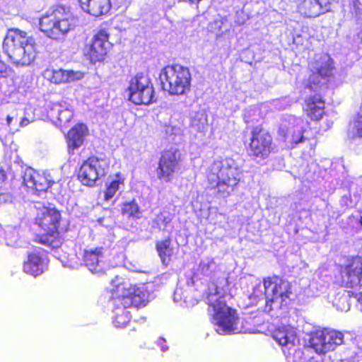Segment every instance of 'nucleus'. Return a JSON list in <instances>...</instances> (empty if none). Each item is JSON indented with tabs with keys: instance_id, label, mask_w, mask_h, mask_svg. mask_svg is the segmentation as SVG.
<instances>
[{
	"instance_id": "obj_1",
	"label": "nucleus",
	"mask_w": 362,
	"mask_h": 362,
	"mask_svg": "<svg viewBox=\"0 0 362 362\" xmlns=\"http://www.w3.org/2000/svg\"><path fill=\"white\" fill-rule=\"evenodd\" d=\"M149 300L150 293L146 284L133 286L127 281L117 284L112 292L115 326L118 328L126 327L131 320L127 308L132 305L145 306Z\"/></svg>"
},
{
	"instance_id": "obj_2",
	"label": "nucleus",
	"mask_w": 362,
	"mask_h": 362,
	"mask_svg": "<svg viewBox=\"0 0 362 362\" xmlns=\"http://www.w3.org/2000/svg\"><path fill=\"white\" fill-rule=\"evenodd\" d=\"M3 50L16 66L30 65L37 55L35 38L18 28L7 31L3 42Z\"/></svg>"
},
{
	"instance_id": "obj_3",
	"label": "nucleus",
	"mask_w": 362,
	"mask_h": 362,
	"mask_svg": "<svg viewBox=\"0 0 362 362\" xmlns=\"http://www.w3.org/2000/svg\"><path fill=\"white\" fill-rule=\"evenodd\" d=\"M223 292L216 290V293H210L206 296L209 311L213 313L211 322L219 334H230L243 331L239 326V317L236 311L226 305Z\"/></svg>"
},
{
	"instance_id": "obj_4",
	"label": "nucleus",
	"mask_w": 362,
	"mask_h": 362,
	"mask_svg": "<svg viewBox=\"0 0 362 362\" xmlns=\"http://www.w3.org/2000/svg\"><path fill=\"white\" fill-rule=\"evenodd\" d=\"M241 170L230 158H218L209 166L207 178L211 187H218L223 197L230 194L240 180Z\"/></svg>"
},
{
	"instance_id": "obj_5",
	"label": "nucleus",
	"mask_w": 362,
	"mask_h": 362,
	"mask_svg": "<svg viewBox=\"0 0 362 362\" xmlns=\"http://www.w3.org/2000/svg\"><path fill=\"white\" fill-rule=\"evenodd\" d=\"M78 23L77 18L69 8L57 6L43 15L39 21L40 30L47 37L63 38Z\"/></svg>"
},
{
	"instance_id": "obj_6",
	"label": "nucleus",
	"mask_w": 362,
	"mask_h": 362,
	"mask_svg": "<svg viewBox=\"0 0 362 362\" xmlns=\"http://www.w3.org/2000/svg\"><path fill=\"white\" fill-rule=\"evenodd\" d=\"M163 90L170 95L187 94L191 88L192 76L187 67L180 64L167 66L160 74Z\"/></svg>"
},
{
	"instance_id": "obj_7",
	"label": "nucleus",
	"mask_w": 362,
	"mask_h": 362,
	"mask_svg": "<svg viewBox=\"0 0 362 362\" xmlns=\"http://www.w3.org/2000/svg\"><path fill=\"white\" fill-rule=\"evenodd\" d=\"M127 92L129 100L136 105H148L155 101L153 83L147 74L141 73L132 77Z\"/></svg>"
},
{
	"instance_id": "obj_8",
	"label": "nucleus",
	"mask_w": 362,
	"mask_h": 362,
	"mask_svg": "<svg viewBox=\"0 0 362 362\" xmlns=\"http://www.w3.org/2000/svg\"><path fill=\"white\" fill-rule=\"evenodd\" d=\"M267 285V301L265 310L270 312L281 309L290 302L291 286L284 280L274 277L270 279Z\"/></svg>"
},
{
	"instance_id": "obj_9",
	"label": "nucleus",
	"mask_w": 362,
	"mask_h": 362,
	"mask_svg": "<svg viewBox=\"0 0 362 362\" xmlns=\"http://www.w3.org/2000/svg\"><path fill=\"white\" fill-rule=\"evenodd\" d=\"M199 271L204 276L209 277L212 283L208 288L207 296L210 293H216V290L227 293L228 274L225 265L217 264L214 259L208 257L201 262Z\"/></svg>"
},
{
	"instance_id": "obj_10",
	"label": "nucleus",
	"mask_w": 362,
	"mask_h": 362,
	"mask_svg": "<svg viewBox=\"0 0 362 362\" xmlns=\"http://www.w3.org/2000/svg\"><path fill=\"white\" fill-rule=\"evenodd\" d=\"M309 130V123L307 121L290 116L281 124L279 134L284 137L285 142L294 147L308 138Z\"/></svg>"
},
{
	"instance_id": "obj_11",
	"label": "nucleus",
	"mask_w": 362,
	"mask_h": 362,
	"mask_svg": "<svg viewBox=\"0 0 362 362\" xmlns=\"http://www.w3.org/2000/svg\"><path fill=\"white\" fill-rule=\"evenodd\" d=\"M109 166L107 158L90 157L81 165L78 178L83 185L93 186L97 180L107 174Z\"/></svg>"
},
{
	"instance_id": "obj_12",
	"label": "nucleus",
	"mask_w": 362,
	"mask_h": 362,
	"mask_svg": "<svg viewBox=\"0 0 362 362\" xmlns=\"http://www.w3.org/2000/svg\"><path fill=\"white\" fill-rule=\"evenodd\" d=\"M344 334L341 332L324 329L316 333L312 339L313 349L317 354H324L334 351L338 346L344 343Z\"/></svg>"
},
{
	"instance_id": "obj_13",
	"label": "nucleus",
	"mask_w": 362,
	"mask_h": 362,
	"mask_svg": "<svg viewBox=\"0 0 362 362\" xmlns=\"http://www.w3.org/2000/svg\"><path fill=\"white\" fill-rule=\"evenodd\" d=\"M111 47L109 34L106 30H100L93 36L92 42L84 48V55L92 63L100 62L105 59Z\"/></svg>"
},
{
	"instance_id": "obj_14",
	"label": "nucleus",
	"mask_w": 362,
	"mask_h": 362,
	"mask_svg": "<svg viewBox=\"0 0 362 362\" xmlns=\"http://www.w3.org/2000/svg\"><path fill=\"white\" fill-rule=\"evenodd\" d=\"M180 160V153L177 148H171L165 151L159 161L157 176L160 180L169 182L177 168Z\"/></svg>"
},
{
	"instance_id": "obj_15",
	"label": "nucleus",
	"mask_w": 362,
	"mask_h": 362,
	"mask_svg": "<svg viewBox=\"0 0 362 362\" xmlns=\"http://www.w3.org/2000/svg\"><path fill=\"white\" fill-rule=\"evenodd\" d=\"M271 135L262 130L255 129L252 132L250 144V154L260 158H267L272 150Z\"/></svg>"
},
{
	"instance_id": "obj_16",
	"label": "nucleus",
	"mask_w": 362,
	"mask_h": 362,
	"mask_svg": "<svg viewBox=\"0 0 362 362\" xmlns=\"http://www.w3.org/2000/svg\"><path fill=\"white\" fill-rule=\"evenodd\" d=\"M333 62L328 56L321 58L320 62L315 63L311 70L308 81L305 83V87L316 90L320 84L323 83V80L332 74Z\"/></svg>"
},
{
	"instance_id": "obj_17",
	"label": "nucleus",
	"mask_w": 362,
	"mask_h": 362,
	"mask_svg": "<svg viewBox=\"0 0 362 362\" xmlns=\"http://www.w3.org/2000/svg\"><path fill=\"white\" fill-rule=\"evenodd\" d=\"M342 282L347 288H359L362 286V257H353L341 271Z\"/></svg>"
},
{
	"instance_id": "obj_18",
	"label": "nucleus",
	"mask_w": 362,
	"mask_h": 362,
	"mask_svg": "<svg viewBox=\"0 0 362 362\" xmlns=\"http://www.w3.org/2000/svg\"><path fill=\"white\" fill-rule=\"evenodd\" d=\"M49 177V174H40L32 168H27L23 177V183L33 193L40 195V193L45 192L54 182Z\"/></svg>"
},
{
	"instance_id": "obj_19",
	"label": "nucleus",
	"mask_w": 362,
	"mask_h": 362,
	"mask_svg": "<svg viewBox=\"0 0 362 362\" xmlns=\"http://www.w3.org/2000/svg\"><path fill=\"white\" fill-rule=\"evenodd\" d=\"M61 216L55 209L43 207L37 214L35 223L45 231L46 235L54 237Z\"/></svg>"
},
{
	"instance_id": "obj_20",
	"label": "nucleus",
	"mask_w": 362,
	"mask_h": 362,
	"mask_svg": "<svg viewBox=\"0 0 362 362\" xmlns=\"http://www.w3.org/2000/svg\"><path fill=\"white\" fill-rule=\"evenodd\" d=\"M272 336L274 339L282 347L283 351L284 349L291 350L299 344L296 329L291 325L279 326L273 332Z\"/></svg>"
},
{
	"instance_id": "obj_21",
	"label": "nucleus",
	"mask_w": 362,
	"mask_h": 362,
	"mask_svg": "<svg viewBox=\"0 0 362 362\" xmlns=\"http://www.w3.org/2000/svg\"><path fill=\"white\" fill-rule=\"evenodd\" d=\"M83 260L85 266L93 274H103L105 270L104 249L89 248L84 251Z\"/></svg>"
},
{
	"instance_id": "obj_22",
	"label": "nucleus",
	"mask_w": 362,
	"mask_h": 362,
	"mask_svg": "<svg viewBox=\"0 0 362 362\" xmlns=\"http://www.w3.org/2000/svg\"><path fill=\"white\" fill-rule=\"evenodd\" d=\"M44 77L52 83L60 84L80 80L83 77V74L72 70L47 69L44 71Z\"/></svg>"
},
{
	"instance_id": "obj_23",
	"label": "nucleus",
	"mask_w": 362,
	"mask_h": 362,
	"mask_svg": "<svg viewBox=\"0 0 362 362\" xmlns=\"http://www.w3.org/2000/svg\"><path fill=\"white\" fill-rule=\"evenodd\" d=\"M48 117L54 122H59L60 124H66L73 117V108L66 100L53 103L49 106Z\"/></svg>"
},
{
	"instance_id": "obj_24",
	"label": "nucleus",
	"mask_w": 362,
	"mask_h": 362,
	"mask_svg": "<svg viewBox=\"0 0 362 362\" xmlns=\"http://www.w3.org/2000/svg\"><path fill=\"white\" fill-rule=\"evenodd\" d=\"M81 9L95 17L107 14L111 8L110 0H78Z\"/></svg>"
},
{
	"instance_id": "obj_25",
	"label": "nucleus",
	"mask_w": 362,
	"mask_h": 362,
	"mask_svg": "<svg viewBox=\"0 0 362 362\" xmlns=\"http://www.w3.org/2000/svg\"><path fill=\"white\" fill-rule=\"evenodd\" d=\"M88 134V128L83 124H78L68 132L67 142L69 153H74L83 144L84 137Z\"/></svg>"
},
{
	"instance_id": "obj_26",
	"label": "nucleus",
	"mask_w": 362,
	"mask_h": 362,
	"mask_svg": "<svg viewBox=\"0 0 362 362\" xmlns=\"http://www.w3.org/2000/svg\"><path fill=\"white\" fill-rule=\"evenodd\" d=\"M23 269L26 274L37 276L44 272L46 264L40 254L34 252L28 255V259L24 262Z\"/></svg>"
},
{
	"instance_id": "obj_27",
	"label": "nucleus",
	"mask_w": 362,
	"mask_h": 362,
	"mask_svg": "<svg viewBox=\"0 0 362 362\" xmlns=\"http://www.w3.org/2000/svg\"><path fill=\"white\" fill-rule=\"evenodd\" d=\"M304 109L311 119H320L325 113V102L320 95L316 94L307 99Z\"/></svg>"
},
{
	"instance_id": "obj_28",
	"label": "nucleus",
	"mask_w": 362,
	"mask_h": 362,
	"mask_svg": "<svg viewBox=\"0 0 362 362\" xmlns=\"http://www.w3.org/2000/svg\"><path fill=\"white\" fill-rule=\"evenodd\" d=\"M106 189L104 192L105 201L111 200L118 192L123 189L124 187V177L121 173H117L108 178L106 184Z\"/></svg>"
},
{
	"instance_id": "obj_29",
	"label": "nucleus",
	"mask_w": 362,
	"mask_h": 362,
	"mask_svg": "<svg viewBox=\"0 0 362 362\" xmlns=\"http://www.w3.org/2000/svg\"><path fill=\"white\" fill-rule=\"evenodd\" d=\"M190 127L197 133H205L208 127V119L204 110H200L191 115Z\"/></svg>"
},
{
	"instance_id": "obj_30",
	"label": "nucleus",
	"mask_w": 362,
	"mask_h": 362,
	"mask_svg": "<svg viewBox=\"0 0 362 362\" xmlns=\"http://www.w3.org/2000/svg\"><path fill=\"white\" fill-rule=\"evenodd\" d=\"M283 352L286 356V362H315L313 356L310 355V350L304 352L294 347L291 350L284 349Z\"/></svg>"
},
{
	"instance_id": "obj_31",
	"label": "nucleus",
	"mask_w": 362,
	"mask_h": 362,
	"mask_svg": "<svg viewBox=\"0 0 362 362\" xmlns=\"http://www.w3.org/2000/svg\"><path fill=\"white\" fill-rule=\"evenodd\" d=\"M270 278L264 279L263 282L257 281L253 286L252 293L249 296L251 304H256L259 300L265 299L267 301V285Z\"/></svg>"
},
{
	"instance_id": "obj_32",
	"label": "nucleus",
	"mask_w": 362,
	"mask_h": 362,
	"mask_svg": "<svg viewBox=\"0 0 362 362\" xmlns=\"http://www.w3.org/2000/svg\"><path fill=\"white\" fill-rule=\"evenodd\" d=\"M298 11L305 16L313 18L320 15V6L316 0H303L298 6Z\"/></svg>"
},
{
	"instance_id": "obj_33",
	"label": "nucleus",
	"mask_w": 362,
	"mask_h": 362,
	"mask_svg": "<svg viewBox=\"0 0 362 362\" xmlns=\"http://www.w3.org/2000/svg\"><path fill=\"white\" fill-rule=\"evenodd\" d=\"M156 249L162 262L165 264H168L171 257L174 254V250L171 245V241L170 240H165L158 242L156 244Z\"/></svg>"
},
{
	"instance_id": "obj_34",
	"label": "nucleus",
	"mask_w": 362,
	"mask_h": 362,
	"mask_svg": "<svg viewBox=\"0 0 362 362\" xmlns=\"http://www.w3.org/2000/svg\"><path fill=\"white\" fill-rule=\"evenodd\" d=\"M173 218V214L164 209L153 219L152 227L158 230H164L171 222Z\"/></svg>"
},
{
	"instance_id": "obj_35",
	"label": "nucleus",
	"mask_w": 362,
	"mask_h": 362,
	"mask_svg": "<svg viewBox=\"0 0 362 362\" xmlns=\"http://www.w3.org/2000/svg\"><path fill=\"white\" fill-rule=\"evenodd\" d=\"M348 136L352 139L362 137V107L356 119L350 124Z\"/></svg>"
},
{
	"instance_id": "obj_36",
	"label": "nucleus",
	"mask_w": 362,
	"mask_h": 362,
	"mask_svg": "<svg viewBox=\"0 0 362 362\" xmlns=\"http://www.w3.org/2000/svg\"><path fill=\"white\" fill-rule=\"evenodd\" d=\"M35 119L36 116L34 108L31 106H27L23 112V115L19 119V127H25Z\"/></svg>"
},
{
	"instance_id": "obj_37",
	"label": "nucleus",
	"mask_w": 362,
	"mask_h": 362,
	"mask_svg": "<svg viewBox=\"0 0 362 362\" xmlns=\"http://www.w3.org/2000/svg\"><path fill=\"white\" fill-rule=\"evenodd\" d=\"M5 239L6 244L11 247L19 246V233L18 230L15 228L8 227L6 230Z\"/></svg>"
},
{
	"instance_id": "obj_38",
	"label": "nucleus",
	"mask_w": 362,
	"mask_h": 362,
	"mask_svg": "<svg viewBox=\"0 0 362 362\" xmlns=\"http://www.w3.org/2000/svg\"><path fill=\"white\" fill-rule=\"evenodd\" d=\"M122 213L136 218H139L141 214L139 207L134 201L125 203L122 208Z\"/></svg>"
},
{
	"instance_id": "obj_39",
	"label": "nucleus",
	"mask_w": 362,
	"mask_h": 362,
	"mask_svg": "<svg viewBox=\"0 0 362 362\" xmlns=\"http://www.w3.org/2000/svg\"><path fill=\"white\" fill-rule=\"evenodd\" d=\"M333 305L341 312H347L350 310V303L348 296L346 295H341L338 298H336Z\"/></svg>"
},
{
	"instance_id": "obj_40",
	"label": "nucleus",
	"mask_w": 362,
	"mask_h": 362,
	"mask_svg": "<svg viewBox=\"0 0 362 362\" xmlns=\"http://www.w3.org/2000/svg\"><path fill=\"white\" fill-rule=\"evenodd\" d=\"M349 223L355 230H359L362 228V216L356 212L349 218Z\"/></svg>"
},
{
	"instance_id": "obj_41",
	"label": "nucleus",
	"mask_w": 362,
	"mask_h": 362,
	"mask_svg": "<svg viewBox=\"0 0 362 362\" xmlns=\"http://www.w3.org/2000/svg\"><path fill=\"white\" fill-rule=\"evenodd\" d=\"M351 11L357 18V21L362 20V5L359 0H353L351 1Z\"/></svg>"
},
{
	"instance_id": "obj_42",
	"label": "nucleus",
	"mask_w": 362,
	"mask_h": 362,
	"mask_svg": "<svg viewBox=\"0 0 362 362\" xmlns=\"http://www.w3.org/2000/svg\"><path fill=\"white\" fill-rule=\"evenodd\" d=\"M18 112L16 113H11V115H8L6 117V124L10 127L11 129L13 130H18L19 124H18L17 122L18 121Z\"/></svg>"
},
{
	"instance_id": "obj_43",
	"label": "nucleus",
	"mask_w": 362,
	"mask_h": 362,
	"mask_svg": "<svg viewBox=\"0 0 362 362\" xmlns=\"http://www.w3.org/2000/svg\"><path fill=\"white\" fill-rule=\"evenodd\" d=\"M316 3L320 6V14L329 10V0H316Z\"/></svg>"
},
{
	"instance_id": "obj_44",
	"label": "nucleus",
	"mask_w": 362,
	"mask_h": 362,
	"mask_svg": "<svg viewBox=\"0 0 362 362\" xmlns=\"http://www.w3.org/2000/svg\"><path fill=\"white\" fill-rule=\"evenodd\" d=\"M182 290L180 288H177L174 293V300L176 302L183 300L185 303L187 302V297L182 295Z\"/></svg>"
},
{
	"instance_id": "obj_45",
	"label": "nucleus",
	"mask_w": 362,
	"mask_h": 362,
	"mask_svg": "<svg viewBox=\"0 0 362 362\" xmlns=\"http://www.w3.org/2000/svg\"><path fill=\"white\" fill-rule=\"evenodd\" d=\"M11 73L9 69L3 62L0 61V76L3 77L8 76Z\"/></svg>"
},
{
	"instance_id": "obj_46",
	"label": "nucleus",
	"mask_w": 362,
	"mask_h": 362,
	"mask_svg": "<svg viewBox=\"0 0 362 362\" xmlns=\"http://www.w3.org/2000/svg\"><path fill=\"white\" fill-rule=\"evenodd\" d=\"M165 340L163 338H160L158 340V345L160 346L162 351H166L168 349V346L165 345Z\"/></svg>"
},
{
	"instance_id": "obj_47",
	"label": "nucleus",
	"mask_w": 362,
	"mask_h": 362,
	"mask_svg": "<svg viewBox=\"0 0 362 362\" xmlns=\"http://www.w3.org/2000/svg\"><path fill=\"white\" fill-rule=\"evenodd\" d=\"M180 131V129L179 128H176V127H167L165 128V132L166 134H176L177 132H179Z\"/></svg>"
},
{
	"instance_id": "obj_48",
	"label": "nucleus",
	"mask_w": 362,
	"mask_h": 362,
	"mask_svg": "<svg viewBox=\"0 0 362 362\" xmlns=\"http://www.w3.org/2000/svg\"><path fill=\"white\" fill-rule=\"evenodd\" d=\"M356 35L358 39L362 42V23L356 30Z\"/></svg>"
},
{
	"instance_id": "obj_49",
	"label": "nucleus",
	"mask_w": 362,
	"mask_h": 362,
	"mask_svg": "<svg viewBox=\"0 0 362 362\" xmlns=\"http://www.w3.org/2000/svg\"><path fill=\"white\" fill-rule=\"evenodd\" d=\"M179 1H183V2H189L190 4H196V3H199L202 0H179Z\"/></svg>"
},
{
	"instance_id": "obj_50",
	"label": "nucleus",
	"mask_w": 362,
	"mask_h": 362,
	"mask_svg": "<svg viewBox=\"0 0 362 362\" xmlns=\"http://www.w3.org/2000/svg\"><path fill=\"white\" fill-rule=\"evenodd\" d=\"M5 178V175L0 170V181H3Z\"/></svg>"
},
{
	"instance_id": "obj_51",
	"label": "nucleus",
	"mask_w": 362,
	"mask_h": 362,
	"mask_svg": "<svg viewBox=\"0 0 362 362\" xmlns=\"http://www.w3.org/2000/svg\"><path fill=\"white\" fill-rule=\"evenodd\" d=\"M223 18H222L220 21H215V23H216V24H218V27H219V28H221V25H219V24H222V23H223Z\"/></svg>"
},
{
	"instance_id": "obj_52",
	"label": "nucleus",
	"mask_w": 362,
	"mask_h": 362,
	"mask_svg": "<svg viewBox=\"0 0 362 362\" xmlns=\"http://www.w3.org/2000/svg\"><path fill=\"white\" fill-rule=\"evenodd\" d=\"M244 22H245V21H244V20H243V21L237 20V21H236V23H237V24H238V25H242V24H243V23H244Z\"/></svg>"
},
{
	"instance_id": "obj_53",
	"label": "nucleus",
	"mask_w": 362,
	"mask_h": 362,
	"mask_svg": "<svg viewBox=\"0 0 362 362\" xmlns=\"http://www.w3.org/2000/svg\"><path fill=\"white\" fill-rule=\"evenodd\" d=\"M46 241H48V238L45 237V240H42V242L45 243Z\"/></svg>"
}]
</instances>
